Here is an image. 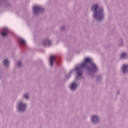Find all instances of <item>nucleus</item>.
I'll return each instance as SVG.
<instances>
[{
  "mask_svg": "<svg viewBox=\"0 0 128 128\" xmlns=\"http://www.w3.org/2000/svg\"><path fill=\"white\" fill-rule=\"evenodd\" d=\"M92 58H86L84 59V62L82 63L80 66L76 68L77 78L81 76L82 74V68H86L88 66V64L92 62Z\"/></svg>",
  "mask_w": 128,
  "mask_h": 128,
  "instance_id": "obj_1",
  "label": "nucleus"
},
{
  "mask_svg": "<svg viewBox=\"0 0 128 128\" xmlns=\"http://www.w3.org/2000/svg\"><path fill=\"white\" fill-rule=\"evenodd\" d=\"M98 8V6L96 4L92 6V10L94 12L93 16L97 20H102L104 18V10L101 9L98 12H96Z\"/></svg>",
  "mask_w": 128,
  "mask_h": 128,
  "instance_id": "obj_2",
  "label": "nucleus"
},
{
  "mask_svg": "<svg viewBox=\"0 0 128 128\" xmlns=\"http://www.w3.org/2000/svg\"><path fill=\"white\" fill-rule=\"evenodd\" d=\"M34 14H38V12H42L44 9L42 8L40 6H36L33 8Z\"/></svg>",
  "mask_w": 128,
  "mask_h": 128,
  "instance_id": "obj_3",
  "label": "nucleus"
},
{
  "mask_svg": "<svg viewBox=\"0 0 128 128\" xmlns=\"http://www.w3.org/2000/svg\"><path fill=\"white\" fill-rule=\"evenodd\" d=\"M26 105L24 104H22V102L18 104V110L20 112H24V110H26Z\"/></svg>",
  "mask_w": 128,
  "mask_h": 128,
  "instance_id": "obj_4",
  "label": "nucleus"
},
{
  "mask_svg": "<svg viewBox=\"0 0 128 128\" xmlns=\"http://www.w3.org/2000/svg\"><path fill=\"white\" fill-rule=\"evenodd\" d=\"M88 70H91L92 72H96V70H98V68H96V64L92 63V67H88Z\"/></svg>",
  "mask_w": 128,
  "mask_h": 128,
  "instance_id": "obj_5",
  "label": "nucleus"
},
{
  "mask_svg": "<svg viewBox=\"0 0 128 128\" xmlns=\"http://www.w3.org/2000/svg\"><path fill=\"white\" fill-rule=\"evenodd\" d=\"M50 66H54V62L56 60V56H50Z\"/></svg>",
  "mask_w": 128,
  "mask_h": 128,
  "instance_id": "obj_6",
  "label": "nucleus"
},
{
  "mask_svg": "<svg viewBox=\"0 0 128 128\" xmlns=\"http://www.w3.org/2000/svg\"><path fill=\"white\" fill-rule=\"evenodd\" d=\"M78 84L76 82H74L71 84V86L70 87V90H76L78 88Z\"/></svg>",
  "mask_w": 128,
  "mask_h": 128,
  "instance_id": "obj_7",
  "label": "nucleus"
},
{
  "mask_svg": "<svg viewBox=\"0 0 128 128\" xmlns=\"http://www.w3.org/2000/svg\"><path fill=\"white\" fill-rule=\"evenodd\" d=\"M92 120L94 124H96V122H98V117L96 116H93Z\"/></svg>",
  "mask_w": 128,
  "mask_h": 128,
  "instance_id": "obj_8",
  "label": "nucleus"
},
{
  "mask_svg": "<svg viewBox=\"0 0 128 128\" xmlns=\"http://www.w3.org/2000/svg\"><path fill=\"white\" fill-rule=\"evenodd\" d=\"M128 65H126V64L123 65V66L122 67V72L124 74L128 72Z\"/></svg>",
  "mask_w": 128,
  "mask_h": 128,
  "instance_id": "obj_9",
  "label": "nucleus"
},
{
  "mask_svg": "<svg viewBox=\"0 0 128 128\" xmlns=\"http://www.w3.org/2000/svg\"><path fill=\"white\" fill-rule=\"evenodd\" d=\"M43 44L44 46H50V41L49 40H47L44 42Z\"/></svg>",
  "mask_w": 128,
  "mask_h": 128,
  "instance_id": "obj_10",
  "label": "nucleus"
},
{
  "mask_svg": "<svg viewBox=\"0 0 128 128\" xmlns=\"http://www.w3.org/2000/svg\"><path fill=\"white\" fill-rule=\"evenodd\" d=\"M1 34L2 36H8V30L5 29V30L1 33Z\"/></svg>",
  "mask_w": 128,
  "mask_h": 128,
  "instance_id": "obj_11",
  "label": "nucleus"
},
{
  "mask_svg": "<svg viewBox=\"0 0 128 128\" xmlns=\"http://www.w3.org/2000/svg\"><path fill=\"white\" fill-rule=\"evenodd\" d=\"M3 64L4 66H8L9 62L8 59H6L3 61Z\"/></svg>",
  "mask_w": 128,
  "mask_h": 128,
  "instance_id": "obj_12",
  "label": "nucleus"
},
{
  "mask_svg": "<svg viewBox=\"0 0 128 128\" xmlns=\"http://www.w3.org/2000/svg\"><path fill=\"white\" fill-rule=\"evenodd\" d=\"M20 44H23V46H24V44H26V41L22 39L20 40Z\"/></svg>",
  "mask_w": 128,
  "mask_h": 128,
  "instance_id": "obj_13",
  "label": "nucleus"
},
{
  "mask_svg": "<svg viewBox=\"0 0 128 128\" xmlns=\"http://www.w3.org/2000/svg\"><path fill=\"white\" fill-rule=\"evenodd\" d=\"M126 58V54L123 52L121 54V58Z\"/></svg>",
  "mask_w": 128,
  "mask_h": 128,
  "instance_id": "obj_14",
  "label": "nucleus"
},
{
  "mask_svg": "<svg viewBox=\"0 0 128 128\" xmlns=\"http://www.w3.org/2000/svg\"><path fill=\"white\" fill-rule=\"evenodd\" d=\"M24 96L25 98H26V100H27L28 98V94H25L24 95Z\"/></svg>",
  "mask_w": 128,
  "mask_h": 128,
  "instance_id": "obj_15",
  "label": "nucleus"
},
{
  "mask_svg": "<svg viewBox=\"0 0 128 128\" xmlns=\"http://www.w3.org/2000/svg\"><path fill=\"white\" fill-rule=\"evenodd\" d=\"M18 66L20 67L22 66V62H20V61L18 62Z\"/></svg>",
  "mask_w": 128,
  "mask_h": 128,
  "instance_id": "obj_16",
  "label": "nucleus"
}]
</instances>
